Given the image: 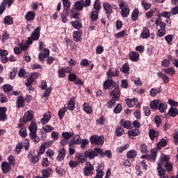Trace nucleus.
<instances>
[{
    "label": "nucleus",
    "instance_id": "obj_26",
    "mask_svg": "<svg viewBox=\"0 0 178 178\" xmlns=\"http://www.w3.org/2000/svg\"><path fill=\"white\" fill-rule=\"evenodd\" d=\"M47 147H49V142H45L40 147V150L38 152V155L39 156H41V155H42V154H44L45 152V149Z\"/></svg>",
    "mask_w": 178,
    "mask_h": 178
},
{
    "label": "nucleus",
    "instance_id": "obj_16",
    "mask_svg": "<svg viewBox=\"0 0 178 178\" xmlns=\"http://www.w3.org/2000/svg\"><path fill=\"white\" fill-rule=\"evenodd\" d=\"M34 19H35V12L29 11L26 13L25 20H26V22H33Z\"/></svg>",
    "mask_w": 178,
    "mask_h": 178
},
{
    "label": "nucleus",
    "instance_id": "obj_13",
    "mask_svg": "<svg viewBox=\"0 0 178 178\" xmlns=\"http://www.w3.org/2000/svg\"><path fill=\"white\" fill-rule=\"evenodd\" d=\"M149 29L147 27H143L140 38H142V40H147V38H149Z\"/></svg>",
    "mask_w": 178,
    "mask_h": 178
},
{
    "label": "nucleus",
    "instance_id": "obj_25",
    "mask_svg": "<svg viewBox=\"0 0 178 178\" xmlns=\"http://www.w3.org/2000/svg\"><path fill=\"white\" fill-rule=\"evenodd\" d=\"M84 8V1L81 0L79 1H76L74 5V8L72 9H75V10H81Z\"/></svg>",
    "mask_w": 178,
    "mask_h": 178
},
{
    "label": "nucleus",
    "instance_id": "obj_3",
    "mask_svg": "<svg viewBox=\"0 0 178 178\" xmlns=\"http://www.w3.org/2000/svg\"><path fill=\"white\" fill-rule=\"evenodd\" d=\"M40 31H41V27H36V29L32 33L31 38H29L27 40V44H29V45L33 44V41H38L40 39Z\"/></svg>",
    "mask_w": 178,
    "mask_h": 178
},
{
    "label": "nucleus",
    "instance_id": "obj_47",
    "mask_svg": "<svg viewBox=\"0 0 178 178\" xmlns=\"http://www.w3.org/2000/svg\"><path fill=\"white\" fill-rule=\"evenodd\" d=\"M120 123L124 127V129H131V122L130 121H124L123 120H121Z\"/></svg>",
    "mask_w": 178,
    "mask_h": 178
},
{
    "label": "nucleus",
    "instance_id": "obj_50",
    "mask_svg": "<svg viewBox=\"0 0 178 178\" xmlns=\"http://www.w3.org/2000/svg\"><path fill=\"white\" fill-rule=\"evenodd\" d=\"M3 23L4 24L10 26L11 24H13V18L10 16H6L4 17Z\"/></svg>",
    "mask_w": 178,
    "mask_h": 178
},
{
    "label": "nucleus",
    "instance_id": "obj_39",
    "mask_svg": "<svg viewBox=\"0 0 178 178\" xmlns=\"http://www.w3.org/2000/svg\"><path fill=\"white\" fill-rule=\"evenodd\" d=\"M51 172H52V168H49L47 170H43L42 171V177H39L48 178L49 177V176H51Z\"/></svg>",
    "mask_w": 178,
    "mask_h": 178
},
{
    "label": "nucleus",
    "instance_id": "obj_58",
    "mask_svg": "<svg viewBox=\"0 0 178 178\" xmlns=\"http://www.w3.org/2000/svg\"><path fill=\"white\" fill-rule=\"evenodd\" d=\"M90 141L88 139H83L81 140V149H84L86 148V146L88 145Z\"/></svg>",
    "mask_w": 178,
    "mask_h": 178
},
{
    "label": "nucleus",
    "instance_id": "obj_15",
    "mask_svg": "<svg viewBox=\"0 0 178 178\" xmlns=\"http://www.w3.org/2000/svg\"><path fill=\"white\" fill-rule=\"evenodd\" d=\"M33 118H34V113L33 111H27L23 118L24 122L26 123L33 120Z\"/></svg>",
    "mask_w": 178,
    "mask_h": 178
},
{
    "label": "nucleus",
    "instance_id": "obj_45",
    "mask_svg": "<svg viewBox=\"0 0 178 178\" xmlns=\"http://www.w3.org/2000/svg\"><path fill=\"white\" fill-rule=\"evenodd\" d=\"M163 72L166 73V74H170V76H173L176 74V71L175 70V68H173V67H170L169 68L163 69Z\"/></svg>",
    "mask_w": 178,
    "mask_h": 178
},
{
    "label": "nucleus",
    "instance_id": "obj_22",
    "mask_svg": "<svg viewBox=\"0 0 178 178\" xmlns=\"http://www.w3.org/2000/svg\"><path fill=\"white\" fill-rule=\"evenodd\" d=\"M162 92V87L159 86V88H153L150 90V95L151 97H156L158 94Z\"/></svg>",
    "mask_w": 178,
    "mask_h": 178
},
{
    "label": "nucleus",
    "instance_id": "obj_23",
    "mask_svg": "<svg viewBox=\"0 0 178 178\" xmlns=\"http://www.w3.org/2000/svg\"><path fill=\"white\" fill-rule=\"evenodd\" d=\"M10 164L8 162H3L1 164V169L3 170V173H9L10 172Z\"/></svg>",
    "mask_w": 178,
    "mask_h": 178
},
{
    "label": "nucleus",
    "instance_id": "obj_5",
    "mask_svg": "<svg viewBox=\"0 0 178 178\" xmlns=\"http://www.w3.org/2000/svg\"><path fill=\"white\" fill-rule=\"evenodd\" d=\"M104 138L102 136H98L97 135H93L90 136V141L92 144H96V145H104Z\"/></svg>",
    "mask_w": 178,
    "mask_h": 178
},
{
    "label": "nucleus",
    "instance_id": "obj_34",
    "mask_svg": "<svg viewBox=\"0 0 178 178\" xmlns=\"http://www.w3.org/2000/svg\"><path fill=\"white\" fill-rule=\"evenodd\" d=\"M155 24L156 27H160V29H165L166 27V24H164L163 22H162V18L161 17H159L158 19H156Z\"/></svg>",
    "mask_w": 178,
    "mask_h": 178
},
{
    "label": "nucleus",
    "instance_id": "obj_8",
    "mask_svg": "<svg viewBox=\"0 0 178 178\" xmlns=\"http://www.w3.org/2000/svg\"><path fill=\"white\" fill-rule=\"evenodd\" d=\"M15 0H4L0 6V15H2L3 12H5L6 6L8 5V8L12 6V3H13Z\"/></svg>",
    "mask_w": 178,
    "mask_h": 178
},
{
    "label": "nucleus",
    "instance_id": "obj_17",
    "mask_svg": "<svg viewBox=\"0 0 178 178\" xmlns=\"http://www.w3.org/2000/svg\"><path fill=\"white\" fill-rule=\"evenodd\" d=\"M28 159L31 163L35 164L40 161V156L38 154L34 156L32 154H29L28 155Z\"/></svg>",
    "mask_w": 178,
    "mask_h": 178
},
{
    "label": "nucleus",
    "instance_id": "obj_55",
    "mask_svg": "<svg viewBox=\"0 0 178 178\" xmlns=\"http://www.w3.org/2000/svg\"><path fill=\"white\" fill-rule=\"evenodd\" d=\"M164 35H166V29H165V28L158 29L156 36L161 38V37H163Z\"/></svg>",
    "mask_w": 178,
    "mask_h": 178
},
{
    "label": "nucleus",
    "instance_id": "obj_38",
    "mask_svg": "<svg viewBox=\"0 0 178 178\" xmlns=\"http://www.w3.org/2000/svg\"><path fill=\"white\" fill-rule=\"evenodd\" d=\"M127 156L129 159H134L137 156V152L134 149L129 150L127 153Z\"/></svg>",
    "mask_w": 178,
    "mask_h": 178
},
{
    "label": "nucleus",
    "instance_id": "obj_14",
    "mask_svg": "<svg viewBox=\"0 0 178 178\" xmlns=\"http://www.w3.org/2000/svg\"><path fill=\"white\" fill-rule=\"evenodd\" d=\"M125 102L129 106V108H133L134 106H136L137 104V102H138V98H134V99H126Z\"/></svg>",
    "mask_w": 178,
    "mask_h": 178
},
{
    "label": "nucleus",
    "instance_id": "obj_31",
    "mask_svg": "<svg viewBox=\"0 0 178 178\" xmlns=\"http://www.w3.org/2000/svg\"><path fill=\"white\" fill-rule=\"evenodd\" d=\"M157 76H159V77H160V79H162L163 82L165 84H168V83L170 81V79H169V77L166 76V74H163V72H158Z\"/></svg>",
    "mask_w": 178,
    "mask_h": 178
},
{
    "label": "nucleus",
    "instance_id": "obj_21",
    "mask_svg": "<svg viewBox=\"0 0 178 178\" xmlns=\"http://www.w3.org/2000/svg\"><path fill=\"white\" fill-rule=\"evenodd\" d=\"M49 120H51V113L48 112L43 115V118L41 119L40 122L42 124H47Z\"/></svg>",
    "mask_w": 178,
    "mask_h": 178
},
{
    "label": "nucleus",
    "instance_id": "obj_64",
    "mask_svg": "<svg viewBox=\"0 0 178 178\" xmlns=\"http://www.w3.org/2000/svg\"><path fill=\"white\" fill-rule=\"evenodd\" d=\"M173 137L175 144H176V145H178V129L175 130Z\"/></svg>",
    "mask_w": 178,
    "mask_h": 178
},
{
    "label": "nucleus",
    "instance_id": "obj_20",
    "mask_svg": "<svg viewBox=\"0 0 178 178\" xmlns=\"http://www.w3.org/2000/svg\"><path fill=\"white\" fill-rule=\"evenodd\" d=\"M6 107H0V121L5 122L6 120Z\"/></svg>",
    "mask_w": 178,
    "mask_h": 178
},
{
    "label": "nucleus",
    "instance_id": "obj_33",
    "mask_svg": "<svg viewBox=\"0 0 178 178\" xmlns=\"http://www.w3.org/2000/svg\"><path fill=\"white\" fill-rule=\"evenodd\" d=\"M37 78V74H32L29 76V78L27 79V82L26 83V86L27 87H30L33 84V81L35 80Z\"/></svg>",
    "mask_w": 178,
    "mask_h": 178
},
{
    "label": "nucleus",
    "instance_id": "obj_51",
    "mask_svg": "<svg viewBox=\"0 0 178 178\" xmlns=\"http://www.w3.org/2000/svg\"><path fill=\"white\" fill-rule=\"evenodd\" d=\"M177 113H178V110L176 107L172 106L169 110V115L172 118H175V116H177Z\"/></svg>",
    "mask_w": 178,
    "mask_h": 178
},
{
    "label": "nucleus",
    "instance_id": "obj_1",
    "mask_svg": "<svg viewBox=\"0 0 178 178\" xmlns=\"http://www.w3.org/2000/svg\"><path fill=\"white\" fill-rule=\"evenodd\" d=\"M169 159L170 157L168 155L161 156L158 162L157 170L160 178H168L169 176L166 174V170L168 172H171L173 169L172 163L169 162ZM163 165L166 170L162 169V166Z\"/></svg>",
    "mask_w": 178,
    "mask_h": 178
},
{
    "label": "nucleus",
    "instance_id": "obj_7",
    "mask_svg": "<svg viewBox=\"0 0 178 178\" xmlns=\"http://www.w3.org/2000/svg\"><path fill=\"white\" fill-rule=\"evenodd\" d=\"M70 19H74L77 22H80L81 20V15L75 10V8H72L70 10Z\"/></svg>",
    "mask_w": 178,
    "mask_h": 178
},
{
    "label": "nucleus",
    "instance_id": "obj_63",
    "mask_svg": "<svg viewBox=\"0 0 178 178\" xmlns=\"http://www.w3.org/2000/svg\"><path fill=\"white\" fill-rule=\"evenodd\" d=\"M51 137L53 140H59V132H56L55 131H51Z\"/></svg>",
    "mask_w": 178,
    "mask_h": 178
},
{
    "label": "nucleus",
    "instance_id": "obj_11",
    "mask_svg": "<svg viewBox=\"0 0 178 178\" xmlns=\"http://www.w3.org/2000/svg\"><path fill=\"white\" fill-rule=\"evenodd\" d=\"M29 129L30 131V137H35V134H37V123H35L34 121H32L29 125Z\"/></svg>",
    "mask_w": 178,
    "mask_h": 178
},
{
    "label": "nucleus",
    "instance_id": "obj_43",
    "mask_svg": "<svg viewBox=\"0 0 178 178\" xmlns=\"http://www.w3.org/2000/svg\"><path fill=\"white\" fill-rule=\"evenodd\" d=\"M3 90L6 94H9L10 91H13V86L10 84H6L3 86Z\"/></svg>",
    "mask_w": 178,
    "mask_h": 178
},
{
    "label": "nucleus",
    "instance_id": "obj_6",
    "mask_svg": "<svg viewBox=\"0 0 178 178\" xmlns=\"http://www.w3.org/2000/svg\"><path fill=\"white\" fill-rule=\"evenodd\" d=\"M94 171V165L90 162H87L83 170L85 176H91Z\"/></svg>",
    "mask_w": 178,
    "mask_h": 178
},
{
    "label": "nucleus",
    "instance_id": "obj_56",
    "mask_svg": "<svg viewBox=\"0 0 178 178\" xmlns=\"http://www.w3.org/2000/svg\"><path fill=\"white\" fill-rule=\"evenodd\" d=\"M64 10H69L70 9V0H63Z\"/></svg>",
    "mask_w": 178,
    "mask_h": 178
},
{
    "label": "nucleus",
    "instance_id": "obj_29",
    "mask_svg": "<svg viewBox=\"0 0 178 178\" xmlns=\"http://www.w3.org/2000/svg\"><path fill=\"white\" fill-rule=\"evenodd\" d=\"M161 113H165L166 109H168V104L165 102H161L159 104V107L157 108Z\"/></svg>",
    "mask_w": 178,
    "mask_h": 178
},
{
    "label": "nucleus",
    "instance_id": "obj_57",
    "mask_svg": "<svg viewBox=\"0 0 178 178\" xmlns=\"http://www.w3.org/2000/svg\"><path fill=\"white\" fill-rule=\"evenodd\" d=\"M130 71V67H129V64L124 63L121 68V72L122 73L129 74V72Z\"/></svg>",
    "mask_w": 178,
    "mask_h": 178
},
{
    "label": "nucleus",
    "instance_id": "obj_10",
    "mask_svg": "<svg viewBox=\"0 0 178 178\" xmlns=\"http://www.w3.org/2000/svg\"><path fill=\"white\" fill-rule=\"evenodd\" d=\"M74 144H76V145L81 144V137L79 135H75L68 143L69 147H73Z\"/></svg>",
    "mask_w": 178,
    "mask_h": 178
},
{
    "label": "nucleus",
    "instance_id": "obj_52",
    "mask_svg": "<svg viewBox=\"0 0 178 178\" xmlns=\"http://www.w3.org/2000/svg\"><path fill=\"white\" fill-rule=\"evenodd\" d=\"M129 136L136 137V136H140V131L138 129H132L128 131Z\"/></svg>",
    "mask_w": 178,
    "mask_h": 178
},
{
    "label": "nucleus",
    "instance_id": "obj_9",
    "mask_svg": "<svg viewBox=\"0 0 178 178\" xmlns=\"http://www.w3.org/2000/svg\"><path fill=\"white\" fill-rule=\"evenodd\" d=\"M66 73H72V68L68 67H63L58 70V77L60 79H63V77L66 76Z\"/></svg>",
    "mask_w": 178,
    "mask_h": 178
},
{
    "label": "nucleus",
    "instance_id": "obj_61",
    "mask_svg": "<svg viewBox=\"0 0 178 178\" xmlns=\"http://www.w3.org/2000/svg\"><path fill=\"white\" fill-rule=\"evenodd\" d=\"M56 172L57 173V175H61V176H63V175H65L66 173V171H65V170H63L60 167H56Z\"/></svg>",
    "mask_w": 178,
    "mask_h": 178
},
{
    "label": "nucleus",
    "instance_id": "obj_36",
    "mask_svg": "<svg viewBox=\"0 0 178 178\" xmlns=\"http://www.w3.org/2000/svg\"><path fill=\"white\" fill-rule=\"evenodd\" d=\"M149 136L150 140H155V138L159 136V133H158V131H155L154 129H149Z\"/></svg>",
    "mask_w": 178,
    "mask_h": 178
},
{
    "label": "nucleus",
    "instance_id": "obj_35",
    "mask_svg": "<svg viewBox=\"0 0 178 178\" xmlns=\"http://www.w3.org/2000/svg\"><path fill=\"white\" fill-rule=\"evenodd\" d=\"M113 86V80L108 79L104 82L103 88L104 90H108V88H111Z\"/></svg>",
    "mask_w": 178,
    "mask_h": 178
},
{
    "label": "nucleus",
    "instance_id": "obj_53",
    "mask_svg": "<svg viewBox=\"0 0 178 178\" xmlns=\"http://www.w3.org/2000/svg\"><path fill=\"white\" fill-rule=\"evenodd\" d=\"M138 13H139L138 8H135L132 12L131 19L132 20H134V22H136V20L138 19Z\"/></svg>",
    "mask_w": 178,
    "mask_h": 178
},
{
    "label": "nucleus",
    "instance_id": "obj_41",
    "mask_svg": "<svg viewBox=\"0 0 178 178\" xmlns=\"http://www.w3.org/2000/svg\"><path fill=\"white\" fill-rule=\"evenodd\" d=\"M80 21H72L71 22V24L72 26V27H74V29H76V30H80V29H81V27H83V24H81V23L79 22Z\"/></svg>",
    "mask_w": 178,
    "mask_h": 178
},
{
    "label": "nucleus",
    "instance_id": "obj_28",
    "mask_svg": "<svg viewBox=\"0 0 178 178\" xmlns=\"http://www.w3.org/2000/svg\"><path fill=\"white\" fill-rule=\"evenodd\" d=\"M140 58V54L138 52L132 51L129 54V59L132 62H137Z\"/></svg>",
    "mask_w": 178,
    "mask_h": 178
},
{
    "label": "nucleus",
    "instance_id": "obj_27",
    "mask_svg": "<svg viewBox=\"0 0 178 178\" xmlns=\"http://www.w3.org/2000/svg\"><path fill=\"white\" fill-rule=\"evenodd\" d=\"M82 108H83L84 112H86V113H88L89 115L92 113V107H91V106H90V104L84 103L82 105Z\"/></svg>",
    "mask_w": 178,
    "mask_h": 178
},
{
    "label": "nucleus",
    "instance_id": "obj_4",
    "mask_svg": "<svg viewBox=\"0 0 178 178\" xmlns=\"http://www.w3.org/2000/svg\"><path fill=\"white\" fill-rule=\"evenodd\" d=\"M119 7L121 9V16L122 17H128L129 15H130V8H129V6L125 2H121L119 4Z\"/></svg>",
    "mask_w": 178,
    "mask_h": 178
},
{
    "label": "nucleus",
    "instance_id": "obj_54",
    "mask_svg": "<svg viewBox=\"0 0 178 178\" xmlns=\"http://www.w3.org/2000/svg\"><path fill=\"white\" fill-rule=\"evenodd\" d=\"M24 99L23 98V97H19L17 100V105L18 106V108H23V106H24Z\"/></svg>",
    "mask_w": 178,
    "mask_h": 178
},
{
    "label": "nucleus",
    "instance_id": "obj_44",
    "mask_svg": "<svg viewBox=\"0 0 178 178\" xmlns=\"http://www.w3.org/2000/svg\"><path fill=\"white\" fill-rule=\"evenodd\" d=\"M67 111V108H66V106H64L60 110H59L58 115L60 120L63 119V117L65 116V113H66Z\"/></svg>",
    "mask_w": 178,
    "mask_h": 178
},
{
    "label": "nucleus",
    "instance_id": "obj_48",
    "mask_svg": "<svg viewBox=\"0 0 178 178\" xmlns=\"http://www.w3.org/2000/svg\"><path fill=\"white\" fill-rule=\"evenodd\" d=\"M124 134V129L122 127H118L115 129V136L117 137H122V135Z\"/></svg>",
    "mask_w": 178,
    "mask_h": 178
},
{
    "label": "nucleus",
    "instance_id": "obj_18",
    "mask_svg": "<svg viewBox=\"0 0 178 178\" xmlns=\"http://www.w3.org/2000/svg\"><path fill=\"white\" fill-rule=\"evenodd\" d=\"M106 76L108 79L116 77L117 76H119V70L110 69L107 71Z\"/></svg>",
    "mask_w": 178,
    "mask_h": 178
},
{
    "label": "nucleus",
    "instance_id": "obj_30",
    "mask_svg": "<svg viewBox=\"0 0 178 178\" xmlns=\"http://www.w3.org/2000/svg\"><path fill=\"white\" fill-rule=\"evenodd\" d=\"M61 22L66 23L67 22V17H69V10H63L60 15Z\"/></svg>",
    "mask_w": 178,
    "mask_h": 178
},
{
    "label": "nucleus",
    "instance_id": "obj_40",
    "mask_svg": "<svg viewBox=\"0 0 178 178\" xmlns=\"http://www.w3.org/2000/svg\"><path fill=\"white\" fill-rule=\"evenodd\" d=\"M103 8L107 15H111V13H112V7L108 3H104L103 4Z\"/></svg>",
    "mask_w": 178,
    "mask_h": 178
},
{
    "label": "nucleus",
    "instance_id": "obj_42",
    "mask_svg": "<svg viewBox=\"0 0 178 178\" xmlns=\"http://www.w3.org/2000/svg\"><path fill=\"white\" fill-rule=\"evenodd\" d=\"M76 159L80 163H84L86 162V157H84L83 153H79L76 154Z\"/></svg>",
    "mask_w": 178,
    "mask_h": 178
},
{
    "label": "nucleus",
    "instance_id": "obj_24",
    "mask_svg": "<svg viewBox=\"0 0 178 178\" xmlns=\"http://www.w3.org/2000/svg\"><path fill=\"white\" fill-rule=\"evenodd\" d=\"M81 34H83L82 30L76 31L74 32V33H73L74 41H76V42H79V41L81 38Z\"/></svg>",
    "mask_w": 178,
    "mask_h": 178
},
{
    "label": "nucleus",
    "instance_id": "obj_62",
    "mask_svg": "<svg viewBox=\"0 0 178 178\" xmlns=\"http://www.w3.org/2000/svg\"><path fill=\"white\" fill-rule=\"evenodd\" d=\"M161 16L165 17V19H170V16H172L171 12L163 11L161 13Z\"/></svg>",
    "mask_w": 178,
    "mask_h": 178
},
{
    "label": "nucleus",
    "instance_id": "obj_46",
    "mask_svg": "<svg viewBox=\"0 0 178 178\" xmlns=\"http://www.w3.org/2000/svg\"><path fill=\"white\" fill-rule=\"evenodd\" d=\"M62 138H65V140H70L71 137H73L74 134L72 131L70 132H63L61 134Z\"/></svg>",
    "mask_w": 178,
    "mask_h": 178
},
{
    "label": "nucleus",
    "instance_id": "obj_2",
    "mask_svg": "<svg viewBox=\"0 0 178 178\" xmlns=\"http://www.w3.org/2000/svg\"><path fill=\"white\" fill-rule=\"evenodd\" d=\"M101 149L99 148H95L93 149H88L85 152V156L86 158H88L89 159H94L95 156H98L101 154Z\"/></svg>",
    "mask_w": 178,
    "mask_h": 178
},
{
    "label": "nucleus",
    "instance_id": "obj_12",
    "mask_svg": "<svg viewBox=\"0 0 178 178\" xmlns=\"http://www.w3.org/2000/svg\"><path fill=\"white\" fill-rule=\"evenodd\" d=\"M110 95L112 97L113 99L118 101L119 98H120V90L119 88H114V89L111 91Z\"/></svg>",
    "mask_w": 178,
    "mask_h": 178
},
{
    "label": "nucleus",
    "instance_id": "obj_59",
    "mask_svg": "<svg viewBox=\"0 0 178 178\" xmlns=\"http://www.w3.org/2000/svg\"><path fill=\"white\" fill-rule=\"evenodd\" d=\"M150 159L155 161L156 159V149H153L150 152Z\"/></svg>",
    "mask_w": 178,
    "mask_h": 178
},
{
    "label": "nucleus",
    "instance_id": "obj_19",
    "mask_svg": "<svg viewBox=\"0 0 178 178\" xmlns=\"http://www.w3.org/2000/svg\"><path fill=\"white\" fill-rule=\"evenodd\" d=\"M65 156H66V149H65V147H63L61 149L59 150L56 159L59 161H63V159H65Z\"/></svg>",
    "mask_w": 178,
    "mask_h": 178
},
{
    "label": "nucleus",
    "instance_id": "obj_60",
    "mask_svg": "<svg viewBox=\"0 0 178 178\" xmlns=\"http://www.w3.org/2000/svg\"><path fill=\"white\" fill-rule=\"evenodd\" d=\"M94 9H95V10H101V1H99V0H95Z\"/></svg>",
    "mask_w": 178,
    "mask_h": 178
},
{
    "label": "nucleus",
    "instance_id": "obj_49",
    "mask_svg": "<svg viewBox=\"0 0 178 178\" xmlns=\"http://www.w3.org/2000/svg\"><path fill=\"white\" fill-rule=\"evenodd\" d=\"M100 156L104 158V156H107V158H112V152L109 150H106V152L102 151L101 149Z\"/></svg>",
    "mask_w": 178,
    "mask_h": 178
},
{
    "label": "nucleus",
    "instance_id": "obj_32",
    "mask_svg": "<svg viewBox=\"0 0 178 178\" xmlns=\"http://www.w3.org/2000/svg\"><path fill=\"white\" fill-rule=\"evenodd\" d=\"M76 108V102L74 97H72L68 102L67 108L69 111H74Z\"/></svg>",
    "mask_w": 178,
    "mask_h": 178
},
{
    "label": "nucleus",
    "instance_id": "obj_37",
    "mask_svg": "<svg viewBox=\"0 0 178 178\" xmlns=\"http://www.w3.org/2000/svg\"><path fill=\"white\" fill-rule=\"evenodd\" d=\"M161 103V101L159 100H154L150 102V108L151 109H154V111H156L159 106V104Z\"/></svg>",
    "mask_w": 178,
    "mask_h": 178
}]
</instances>
